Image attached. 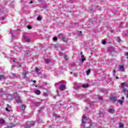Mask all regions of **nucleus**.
<instances>
[{"instance_id": "3c124183", "label": "nucleus", "mask_w": 128, "mask_h": 128, "mask_svg": "<svg viewBox=\"0 0 128 128\" xmlns=\"http://www.w3.org/2000/svg\"><path fill=\"white\" fill-rule=\"evenodd\" d=\"M36 88H38V86H36Z\"/></svg>"}, {"instance_id": "6e6552de", "label": "nucleus", "mask_w": 128, "mask_h": 128, "mask_svg": "<svg viewBox=\"0 0 128 128\" xmlns=\"http://www.w3.org/2000/svg\"><path fill=\"white\" fill-rule=\"evenodd\" d=\"M14 126H16V125H14V123H10V126H8V128H14Z\"/></svg>"}, {"instance_id": "a19ab883", "label": "nucleus", "mask_w": 128, "mask_h": 128, "mask_svg": "<svg viewBox=\"0 0 128 128\" xmlns=\"http://www.w3.org/2000/svg\"><path fill=\"white\" fill-rule=\"evenodd\" d=\"M115 78H116V80H118V76H116V77H115Z\"/></svg>"}, {"instance_id": "473e14b6", "label": "nucleus", "mask_w": 128, "mask_h": 128, "mask_svg": "<svg viewBox=\"0 0 128 128\" xmlns=\"http://www.w3.org/2000/svg\"><path fill=\"white\" fill-rule=\"evenodd\" d=\"M83 118L84 120H86V114H83Z\"/></svg>"}, {"instance_id": "7c9ffc66", "label": "nucleus", "mask_w": 128, "mask_h": 128, "mask_svg": "<svg viewBox=\"0 0 128 128\" xmlns=\"http://www.w3.org/2000/svg\"><path fill=\"white\" fill-rule=\"evenodd\" d=\"M28 30H31V28H32V26H28Z\"/></svg>"}, {"instance_id": "393cba45", "label": "nucleus", "mask_w": 128, "mask_h": 128, "mask_svg": "<svg viewBox=\"0 0 128 128\" xmlns=\"http://www.w3.org/2000/svg\"><path fill=\"white\" fill-rule=\"evenodd\" d=\"M18 102H20V104H22V100H20V98H18Z\"/></svg>"}, {"instance_id": "37998d69", "label": "nucleus", "mask_w": 128, "mask_h": 128, "mask_svg": "<svg viewBox=\"0 0 128 128\" xmlns=\"http://www.w3.org/2000/svg\"><path fill=\"white\" fill-rule=\"evenodd\" d=\"M99 100H102V97H99Z\"/></svg>"}, {"instance_id": "412c9836", "label": "nucleus", "mask_w": 128, "mask_h": 128, "mask_svg": "<svg viewBox=\"0 0 128 128\" xmlns=\"http://www.w3.org/2000/svg\"><path fill=\"white\" fill-rule=\"evenodd\" d=\"M118 102H119L120 104H122L124 101L122 100H118Z\"/></svg>"}, {"instance_id": "72a5a7b5", "label": "nucleus", "mask_w": 128, "mask_h": 128, "mask_svg": "<svg viewBox=\"0 0 128 128\" xmlns=\"http://www.w3.org/2000/svg\"><path fill=\"white\" fill-rule=\"evenodd\" d=\"M35 70H36V72H37L40 71V70L38 68H36Z\"/></svg>"}, {"instance_id": "f8f14e48", "label": "nucleus", "mask_w": 128, "mask_h": 128, "mask_svg": "<svg viewBox=\"0 0 128 128\" xmlns=\"http://www.w3.org/2000/svg\"><path fill=\"white\" fill-rule=\"evenodd\" d=\"M108 112L111 114H113V112H114V110L112 108L108 109Z\"/></svg>"}, {"instance_id": "f3484780", "label": "nucleus", "mask_w": 128, "mask_h": 128, "mask_svg": "<svg viewBox=\"0 0 128 128\" xmlns=\"http://www.w3.org/2000/svg\"><path fill=\"white\" fill-rule=\"evenodd\" d=\"M0 80H6V77L3 75H0Z\"/></svg>"}, {"instance_id": "6ab92c4d", "label": "nucleus", "mask_w": 128, "mask_h": 128, "mask_svg": "<svg viewBox=\"0 0 128 128\" xmlns=\"http://www.w3.org/2000/svg\"><path fill=\"white\" fill-rule=\"evenodd\" d=\"M119 128H124V124L122 122H120L119 124Z\"/></svg>"}, {"instance_id": "423d86ee", "label": "nucleus", "mask_w": 128, "mask_h": 128, "mask_svg": "<svg viewBox=\"0 0 128 128\" xmlns=\"http://www.w3.org/2000/svg\"><path fill=\"white\" fill-rule=\"evenodd\" d=\"M21 108H22V112H24V110H26V106L22 104L21 106Z\"/></svg>"}, {"instance_id": "a878e982", "label": "nucleus", "mask_w": 128, "mask_h": 128, "mask_svg": "<svg viewBox=\"0 0 128 128\" xmlns=\"http://www.w3.org/2000/svg\"><path fill=\"white\" fill-rule=\"evenodd\" d=\"M7 108H9V110H10L12 108V106H10L8 104H7Z\"/></svg>"}, {"instance_id": "bb28decb", "label": "nucleus", "mask_w": 128, "mask_h": 128, "mask_svg": "<svg viewBox=\"0 0 128 128\" xmlns=\"http://www.w3.org/2000/svg\"><path fill=\"white\" fill-rule=\"evenodd\" d=\"M9 108H8V107H6V112H10V109H8Z\"/></svg>"}, {"instance_id": "2f4dec72", "label": "nucleus", "mask_w": 128, "mask_h": 128, "mask_svg": "<svg viewBox=\"0 0 128 128\" xmlns=\"http://www.w3.org/2000/svg\"><path fill=\"white\" fill-rule=\"evenodd\" d=\"M116 70H113V73H114V75L116 74Z\"/></svg>"}, {"instance_id": "603ef678", "label": "nucleus", "mask_w": 128, "mask_h": 128, "mask_svg": "<svg viewBox=\"0 0 128 128\" xmlns=\"http://www.w3.org/2000/svg\"><path fill=\"white\" fill-rule=\"evenodd\" d=\"M70 74H72V72H70Z\"/></svg>"}, {"instance_id": "9b49d317", "label": "nucleus", "mask_w": 128, "mask_h": 128, "mask_svg": "<svg viewBox=\"0 0 128 128\" xmlns=\"http://www.w3.org/2000/svg\"><path fill=\"white\" fill-rule=\"evenodd\" d=\"M36 94H37V96H40V90H36L35 92Z\"/></svg>"}, {"instance_id": "aec40b11", "label": "nucleus", "mask_w": 128, "mask_h": 128, "mask_svg": "<svg viewBox=\"0 0 128 128\" xmlns=\"http://www.w3.org/2000/svg\"><path fill=\"white\" fill-rule=\"evenodd\" d=\"M64 58L66 60H68V58L66 56V54H64Z\"/></svg>"}, {"instance_id": "c9c22d12", "label": "nucleus", "mask_w": 128, "mask_h": 128, "mask_svg": "<svg viewBox=\"0 0 128 128\" xmlns=\"http://www.w3.org/2000/svg\"><path fill=\"white\" fill-rule=\"evenodd\" d=\"M79 33H80L79 36H82V31H80L79 32Z\"/></svg>"}, {"instance_id": "c756f323", "label": "nucleus", "mask_w": 128, "mask_h": 128, "mask_svg": "<svg viewBox=\"0 0 128 128\" xmlns=\"http://www.w3.org/2000/svg\"><path fill=\"white\" fill-rule=\"evenodd\" d=\"M53 40H54L55 42L58 40V38H56V37H54V38H53Z\"/></svg>"}, {"instance_id": "0eeeda50", "label": "nucleus", "mask_w": 128, "mask_h": 128, "mask_svg": "<svg viewBox=\"0 0 128 128\" xmlns=\"http://www.w3.org/2000/svg\"><path fill=\"white\" fill-rule=\"evenodd\" d=\"M34 126V122H30V124H27L26 128H30V126Z\"/></svg>"}, {"instance_id": "de8ad7c7", "label": "nucleus", "mask_w": 128, "mask_h": 128, "mask_svg": "<svg viewBox=\"0 0 128 128\" xmlns=\"http://www.w3.org/2000/svg\"><path fill=\"white\" fill-rule=\"evenodd\" d=\"M61 50H64V48H61Z\"/></svg>"}, {"instance_id": "ea45409f", "label": "nucleus", "mask_w": 128, "mask_h": 128, "mask_svg": "<svg viewBox=\"0 0 128 128\" xmlns=\"http://www.w3.org/2000/svg\"><path fill=\"white\" fill-rule=\"evenodd\" d=\"M34 2H32V0H31L30 2V4H32Z\"/></svg>"}, {"instance_id": "9d476101", "label": "nucleus", "mask_w": 128, "mask_h": 128, "mask_svg": "<svg viewBox=\"0 0 128 128\" xmlns=\"http://www.w3.org/2000/svg\"><path fill=\"white\" fill-rule=\"evenodd\" d=\"M81 58H82L81 62H84V60H86V58H84V56L82 55Z\"/></svg>"}, {"instance_id": "864d4df0", "label": "nucleus", "mask_w": 128, "mask_h": 128, "mask_svg": "<svg viewBox=\"0 0 128 128\" xmlns=\"http://www.w3.org/2000/svg\"><path fill=\"white\" fill-rule=\"evenodd\" d=\"M13 62H15L14 60Z\"/></svg>"}, {"instance_id": "4be33fe9", "label": "nucleus", "mask_w": 128, "mask_h": 128, "mask_svg": "<svg viewBox=\"0 0 128 128\" xmlns=\"http://www.w3.org/2000/svg\"><path fill=\"white\" fill-rule=\"evenodd\" d=\"M90 74V70H88L86 71L87 76H88V74Z\"/></svg>"}, {"instance_id": "e433bc0d", "label": "nucleus", "mask_w": 128, "mask_h": 128, "mask_svg": "<svg viewBox=\"0 0 128 128\" xmlns=\"http://www.w3.org/2000/svg\"><path fill=\"white\" fill-rule=\"evenodd\" d=\"M118 42H120V38L118 37Z\"/></svg>"}, {"instance_id": "4c0bfd02", "label": "nucleus", "mask_w": 128, "mask_h": 128, "mask_svg": "<svg viewBox=\"0 0 128 128\" xmlns=\"http://www.w3.org/2000/svg\"><path fill=\"white\" fill-rule=\"evenodd\" d=\"M126 56H128L127 58H128V52H126Z\"/></svg>"}, {"instance_id": "20e7f679", "label": "nucleus", "mask_w": 128, "mask_h": 128, "mask_svg": "<svg viewBox=\"0 0 128 128\" xmlns=\"http://www.w3.org/2000/svg\"><path fill=\"white\" fill-rule=\"evenodd\" d=\"M28 74V71H26L25 72H22V74L23 76V78H26V75Z\"/></svg>"}, {"instance_id": "f257e3e1", "label": "nucleus", "mask_w": 128, "mask_h": 128, "mask_svg": "<svg viewBox=\"0 0 128 128\" xmlns=\"http://www.w3.org/2000/svg\"><path fill=\"white\" fill-rule=\"evenodd\" d=\"M124 86H126V88H128V83L122 82L121 84V86H122V88L123 89V92H125L124 94H126V98L128 99V90H127L126 88H124Z\"/></svg>"}, {"instance_id": "49530a36", "label": "nucleus", "mask_w": 128, "mask_h": 128, "mask_svg": "<svg viewBox=\"0 0 128 128\" xmlns=\"http://www.w3.org/2000/svg\"><path fill=\"white\" fill-rule=\"evenodd\" d=\"M80 54H81V56H84V54H82V52H80Z\"/></svg>"}, {"instance_id": "a18cd8bd", "label": "nucleus", "mask_w": 128, "mask_h": 128, "mask_svg": "<svg viewBox=\"0 0 128 128\" xmlns=\"http://www.w3.org/2000/svg\"><path fill=\"white\" fill-rule=\"evenodd\" d=\"M124 100V97H122V100Z\"/></svg>"}, {"instance_id": "1a4fd4ad", "label": "nucleus", "mask_w": 128, "mask_h": 128, "mask_svg": "<svg viewBox=\"0 0 128 128\" xmlns=\"http://www.w3.org/2000/svg\"><path fill=\"white\" fill-rule=\"evenodd\" d=\"M110 100H112V102H116V96H112L110 98Z\"/></svg>"}, {"instance_id": "ddd939ff", "label": "nucleus", "mask_w": 128, "mask_h": 128, "mask_svg": "<svg viewBox=\"0 0 128 128\" xmlns=\"http://www.w3.org/2000/svg\"><path fill=\"white\" fill-rule=\"evenodd\" d=\"M6 122V121L2 118L0 119V124H4Z\"/></svg>"}, {"instance_id": "c85d7f7f", "label": "nucleus", "mask_w": 128, "mask_h": 128, "mask_svg": "<svg viewBox=\"0 0 128 128\" xmlns=\"http://www.w3.org/2000/svg\"><path fill=\"white\" fill-rule=\"evenodd\" d=\"M102 43V44H106V40H103Z\"/></svg>"}, {"instance_id": "c03bdc74", "label": "nucleus", "mask_w": 128, "mask_h": 128, "mask_svg": "<svg viewBox=\"0 0 128 128\" xmlns=\"http://www.w3.org/2000/svg\"><path fill=\"white\" fill-rule=\"evenodd\" d=\"M59 36H62V34H59Z\"/></svg>"}, {"instance_id": "f03ea898", "label": "nucleus", "mask_w": 128, "mask_h": 128, "mask_svg": "<svg viewBox=\"0 0 128 128\" xmlns=\"http://www.w3.org/2000/svg\"><path fill=\"white\" fill-rule=\"evenodd\" d=\"M59 89L60 90H66V85L64 84H62L60 86Z\"/></svg>"}, {"instance_id": "58836bf2", "label": "nucleus", "mask_w": 128, "mask_h": 128, "mask_svg": "<svg viewBox=\"0 0 128 128\" xmlns=\"http://www.w3.org/2000/svg\"><path fill=\"white\" fill-rule=\"evenodd\" d=\"M33 82H34V84H36V80H33Z\"/></svg>"}, {"instance_id": "79ce46f5", "label": "nucleus", "mask_w": 128, "mask_h": 128, "mask_svg": "<svg viewBox=\"0 0 128 128\" xmlns=\"http://www.w3.org/2000/svg\"><path fill=\"white\" fill-rule=\"evenodd\" d=\"M82 88L81 86H78V88Z\"/></svg>"}, {"instance_id": "cd10ccee", "label": "nucleus", "mask_w": 128, "mask_h": 128, "mask_svg": "<svg viewBox=\"0 0 128 128\" xmlns=\"http://www.w3.org/2000/svg\"><path fill=\"white\" fill-rule=\"evenodd\" d=\"M48 93H44V96H48Z\"/></svg>"}, {"instance_id": "b1692460", "label": "nucleus", "mask_w": 128, "mask_h": 128, "mask_svg": "<svg viewBox=\"0 0 128 128\" xmlns=\"http://www.w3.org/2000/svg\"><path fill=\"white\" fill-rule=\"evenodd\" d=\"M37 20H42V17H40V16H38V17H37Z\"/></svg>"}, {"instance_id": "a211bd4d", "label": "nucleus", "mask_w": 128, "mask_h": 128, "mask_svg": "<svg viewBox=\"0 0 128 128\" xmlns=\"http://www.w3.org/2000/svg\"><path fill=\"white\" fill-rule=\"evenodd\" d=\"M82 126H86V122L84 121V119H82Z\"/></svg>"}, {"instance_id": "5fc2aeb1", "label": "nucleus", "mask_w": 128, "mask_h": 128, "mask_svg": "<svg viewBox=\"0 0 128 128\" xmlns=\"http://www.w3.org/2000/svg\"><path fill=\"white\" fill-rule=\"evenodd\" d=\"M90 126H92V124H90Z\"/></svg>"}, {"instance_id": "39448f33", "label": "nucleus", "mask_w": 128, "mask_h": 128, "mask_svg": "<svg viewBox=\"0 0 128 128\" xmlns=\"http://www.w3.org/2000/svg\"><path fill=\"white\" fill-rule=\"evenodd\" d=\"M119 69L120 70V72H124V66H119Z\"/></svg>"}, {"instance_id": "5701e85b", "label": "nucleus", "mask_w": 128, "mask_h": 128, "mask_svg": "<svg viewBox=\"0 0 128 128\" xmlns=\"http://www.w3.org/2000/svg\"><path fill=\"white\" fill-rule=\"evenodd\" d=\"M12 76L13 78H18L16 76V74H12Z\"/></svg>"}, {"instance_id": "4468645a", "label": "nucleus", "mask_w": 128, "mask_h": 128, "mask_svg": "<svg viewBox=\"0 0 128 128\" xmlns=\"http://www.w3.org/2000/svg\"><path fill=\"white\" fill-rule=\"evenodd\" d=\"M89 86L90 85L88 84H84L83 85H82V87L84 88H88Z\"/></svg>"}, {"instance_id": "09e8293b", "label": "nucleus", "mask_w": 128, "mask_h": 128, "mask_svg": "<svg viewBox=\"0 0 128 128\" xmlns=\"http://www.w3.org/2000/svg\"><path fill=\"white\" fill-rule=\"evenodd\" d=\"M19 66H22V65H21V64H20V65H19Z\"/></svg>"}, {"instance_id": "f704fd0d", "label": "nucleus", "mask_w": 128, "mask_h": 128, "mask_svg": "<svg viewBox=\"0 0 128 128\" xmlns=\"http://www.w3.org/2000/svg\"><path fill=\"white\" fill-rule=\"evenodd\" d=\"M62 54H63V53L62 52H60L59 53V56H62Z\"/></svg>"}, {"instance_id": "7ed1b4c3", "label": "nucleus", "mask_w": 128, "mask_h": 128, "mask_svg": "<svg viewBox=\"0 0 128 128\" xmlns=\"http://www.w3.org/2000/svg\"><path fill=\"white\" fill-rule=\"evenodd\" d=\"M23 38H24V40L26 42H30V40L28 37H26V36H23Z\"/></svg>"}, {"instance_id": "2eb2a0df", "label": "nucleus", "mask_w": 128, "mask_h": 128, "mask_svg": "<svg viewBox=\"0 0 128 128\" xmlns=\"http://www.w3.org/2000/svg\"><path fill=\"white\" fill-rule=\"evenodd\" d=\"M45 62H46V64H49V62H50V60H48V58H46V59H45Z\"/></svg>"}, {"instance_id": "dca6fc26", "label": "nucleus", "mask_w": 128, "mask_h": 128, "mask_svg": "<svg viewBox=\"0 0 128 128\" xmlns=\"http://www.w3.org/2000/svg\"><path fill=\"white\" fill-rule=\"evenodd\" d=\"M62 40L63 42H68V39L66 38L65 37H62Z\"/></svg>"}, {"instance_id": "8fccbe9b", "label": "nucleus", "mask_w": 128, "mask_h": 128, "mask_svg": "<svg viewBox=\"0 0 128 128\" xmlns=\"http://www.w3.org/2000/svg\"><path fill=\"white\" fill-rule=\"evenodd\" d=\"M57 118H60V116H56Z\"/></svg>"}]
</instances>
